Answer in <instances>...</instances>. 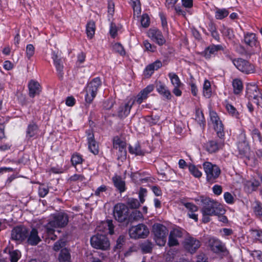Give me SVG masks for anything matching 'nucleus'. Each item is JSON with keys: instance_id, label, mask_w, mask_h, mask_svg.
Wrapping results in <instances>:
<instances>
[{"instance_id": "1", "label": "nucleus", "mask_w": 262, "mask_h": 262, "mask_svg": "<svg viewBox=\"0 0 262 262\" xmlns=\"http://www.w3.org/2000/svg\"><path fill=\"white\" fill-rule=\"evenodd\" d=\"M201 203L202 214L210 215H219L225 213V210L221 205L215 201L204 196L200 199Z\"/></svg>"}, {"instance_id": "2", "label": "nucleus", "mask_w": 262, "mask_h": 262, "mask_svg": "<svg viewBox=\"0 0 262 262\" xmlns=\"http://www.w3.org/2000/svg\"><path fill=\"white\" fill-rule=\"evenodd\" d=\"M152 232L154 235V240L160 246L165 245L168 233L167 228L162 224L156 223L152 226Z\"/></svg>"}, {"instance_id": "3", "label": "nucleus", "mask_w": 262, "mask_h": 262, "mask_svg": "<svg viewBox=\"0 0 262 262\" xmlns=\"http://www.w3.org/2000/svg\"><path fill=\"white\" fill-rule=\"evenodd\" d=\"M208 244L211 251L219 254L221 257L227 256L229 253L225 245L218 238L210 237L208 239Z\"/></svg>"}, {"instance_id": "4", "label": "nucleus", "mask_w": 262, "mask_h": 262, "mask_svg": "<svg viewBox=\"0 0 262 262\" xmlns=\"http://www.w3.org/2000/svg\"><path fill=\"white\" fill-rule=\"evenodd\" d=\"M113 214L116 221L123 225H126L129 214V210L127 206L122 203L117 204L114 207Z\"/></svg>"}, {"instance_id": "5", "label": "nucleus", "mask_w": 262, "mask_h": 262, "mask_svg": "<svg viewBox=\"0 0 262 262\" xmlns=\"http://www.w3.org/2000/svg\"><path fill=\"white\" fill-rule=\"evenodd\" d=\"M101 85V81L99 77L94 78L88 84L86 88L85 101L91 103L95 97L98 88Z\"/></svg>"}, {"instance_id": "6", "label": "nucleus", "mask_w": 262, "mask_h": 262, "mask_svg": "<svg viewBox=\"0 0 262 262\" xmlns=\"http://www.w3.org/2000/svg\"><path fill=\"white\" fill-rule=\"evenodd\" d=\"M91 245L94 248L102 250H107L110 246L108 238L103 234H97L91 237Z\"/></svg>"}, {"instance_id": "7", "label": "nucleus", "mask_w": 262, "mask_h": 262, "mask_svg": "<svg viewBox=\"0 0 262 262\" xmlns=\"http://www.w3.org/2000/svg\"><path fill=\"white\" fill-rule=\"evenodd\" d=\"M128 233L132 238H145L148 235L149 231L146 225L143 224H139L136 226L131 227L129 229Z\"/></svg>"}, {"instance_id": "8", "label": "nucleus", "mask_w": 262, "mask_h": 262, "mask_svg": "<svg viewBox=\"0 0 262 262\" xmlns=\"http://www.w3.org/2000/svg\"><path fill=\"white\" fill-rule=\"evenodd\" d=\"M203 168L206 174L207 180L209 182H214L220 173L221 170L216 165H213L210 162H206L203 164Z\"/></svg>"}, {"instance_id": "9", "label": "nucleus", "mask_w": 262, "mask_h": 262, "mask_svg": "<svg viewBox=\"0 0 262 262\" xmlns=\"http://www.w3.org/2000/svg\"><path fill=\"white\" fill-rule=\"evenodd\" d=\"M235 67L242 72L246 74L254 73L255 68L253 65L243 58L232 59L230 58Z\"/></svg>"}, {"instance_id": "10", "label": "nucleus", "mask_w": 262, "mask_h": 262, "mask_svg": "<svg viewBox=\"0 0 262 262\" xmlns=\"http://www.w3.org/2000/svg\"><path fill=\"white\" fill-rule=\"evenodd\" d=\"M69 222L68 215L63 212L58 213L54 215L53 219L47 225L53 228H62L65 227Z\"/></svg>"}, {"instance_id": "11", "label": "nucleus", "mask_w": 262, "mask_h": 262, "mask_svg": "<svg viewBox=\"0 0 262 262\" xmlns=\"http://www.w3.org/2000/svg\"><path fill=\"white\" fill-rule=\"evenodd\" d=\"M247 96L250 100L258 106H262V95L255 85H248L247 88Z\"/></svg>"}, {"instance_id": "12", "label": "nucleus", "mask_w": 262, "mask_h": 262, "mask_svg": "<svg viewBox=\"0 0 262 262\" xmlns=\"http://www.w3.org/2000/svg\"><path fill=\"white\" fill-rule=\"evenodd\" d=\"M28 236V229L24 226H17L11 231V239L18 242L26 240Z\"/></svg>"}, {"instance_id": "13", "label": "nucleus", "mask_w": 262, "mask_h": 262, "mask_svg": "<svg viewBox=\"0 0 262 262\" xmlns=\"http://www.w3.org/2000/svg\"><path fill=\"white\" fill-rule=\"evenodd\" d=\"M113 149L118 150V159L126 158V143L117 136L113 139Z\"/></svg>"}, {"instance_id": "14", "label": "nucleus", "mask_w": 262, "mask_h": 262, "mask_svg": "<svg viewBox=\"0 0 262 262\" xmlns=\"http://www.w3.org/2000/svg\"><path fill=\"white\" fill-rule=\"evenodd\" d=\"M185 249L190 253H194L200 248V242L192 236H188L183 242Z\"/></svg>"}, {"instance_id": "15", "label": "nucleus", "mask_w": 262, "mask_h": 262, "mask_svg": "<svg viewBox=\"0 0 262 262\" xmlns=\"http://www.w3.org/2000/svg\"><path fill=\"white\" fill-rule=\"evenodd\" d=\"M168 77L170 79L172 85L174 86L172 93L176 96H180L182 95V91L180 88L183 86V83L181 82L178 76L174 73H169Z\"/></svg>"}, {"instance_id": "16", "label": "nucleus", "mask_w": 262, "mask_h": 262, "mask_svg": "<svg viewBox=\"0 0 262 262\" xmlns=\"http://www.w3.org/2000/svg\"><path fill=\"white\" fill-rule=\"evenodd\" d=\"M86 134L87 135L88 147L90 151L95 155H97L99 153V146L95 140L93 130L89 129L86 132Z\"/></svg>"}, {"instance_id": "17", "label": "nucleus", "mask_w": 262, "mask_h": 262, "mask_svg": "<svg viewBox=\"0 0 262 262\" xmlns=\"http://www.w3.org/2000/svg\"><path fill=\"white\" fill-rule=\"evenodd\" d=\"M135 103V100L130 99L127 102L122 104L118 108L117 115L120 119L125 118L129 114L130 109Z\"/></svg>"}, {"instance_id": "18", "label": "nucleus", "mask_w": 262, "mask_h": 262, "mask_svg": "<svg viewBox=\"0 0 262 262\" xmlns=\"http://www.w3.org/2000/svg\"><path fill=\"white\" fill-rule=\"evenodd\" d=\"M148 36L151 37L154 41L160 46H162L165 42V40L160 31L153 29L148 31Z\"/></svg>"}, {"instance_id": "19", "label": "nucleus", "mask_w": 262, "mask_h": 262, "mask_svg": "<svg viewBox=\"0 0 262 262\" xmlns=\"http://www.w3.org/2000/svg\"><path fill=\"white\" fill-rule=\"evenodd\" d=\"M221 50H224V48L222 45H211L204 50V56L206 59H209L212 55H215L218 51Z\"/></svg>"}, {"instance_id": "20", "label": "nucleus", "mask_w": 262, "mask_h": 262, "mask_svg": "<svg viewBox=\"0 0 262 262\" xmlns=\"http://www.w3.org/2000/svg\"><path fill=\"white\" fill-rule=\"evenodd\" d=\"M154 90L153 85H149L146 86L145 89L142 90L137 96V97L135 100L138 104H141L143 100H145L147 98L148 95ZM133 100V99H132Z\"/></svg>"}, {"instance_id": "21", "label": "nucleus", "mask_w": 262, "mask_h": 262, "mask_svg": "<svg viewBox=\"0 0 262 262\" xmlns=\"http://www.w3.org/2000/svg\"><path fill=\"white\" fill-rule=\"evenodd\" d=\"M162 66V62L160 60H156L151 64L147 66L144 71L145 77L148 78L154 73V71L157 70Z\"/></svg>"}, {"instance_id": "22", "label": "nucleus", "mask_w": 262, "mask_h": 262, "mask_svg": "<svg viewBox=\"0 0 262 262\" xmlns=\"http://www.w3.org/2000/svg\"><path fill=\"white\" fill-rule=\"evenodd\" d=\"M27 239L28 244L32 246L37 245L41 241L38 235V231L35 228H33L30 233L28 231V236Z\"/></svg>"}, {"instance_id": "23", "label": "nucleus", "mask_w": 262, "mask_h": 262, "mask_svg": "<svg viewBox=\"0 0 262 262\" xmlns=\"http://www.w3.org/2000/svg\"><path fill=\"white\" fill-rule=\"evenodd\" d=\"M157 91L163 97L167 99H170L171 95L170 91L168 90L165 85L161 81H158L156 83Z\"/></svg>"}, {"instance_id": "24", "label": "nucleus", "mask_w": 262, "mask_h": 262, "mask_svg": "<svg viewBox=\"0 0 262 262\" xmlns=\"http://www.w3.org/2000/svg\"><path fill=\"white\" fill-rule=\"evenodd\" d=\"M29 90V96L31 97H34L35 95H38L40 92V86L39 83L34 80H31L28 84Z\"/></svg>"}, {"instance_id": "25", "label": "nucleus", "mask_w": 262, "mask_h": 262, "mask_svg": "<svg viewBox=\"0 0 262 262\" xmlns=\"http://www.w3.org/2000/svg\"><path fill=\"white\" fill-rule=\"evenodd\" d=\"M244 40L247 45L251 47H256L258 44L255 34L252 33L246 34L244 36Z\"/></svg>"}, {"instance_id": "26", "label": "nucleus", "mask_w": 262, "mask_h": 262, "mask_svg": "<svg viewBox=\"0 0 262 262\" xmlns=\"http://www.w3.org/2000/svg\"><path fill=\"white\" fill-rule=\"evenodd\" d=\"M143 217L142 213L138 210H134L131 213L129 212L126 226L135 222H138L143 219Z\"/></svg>"}, {"instance_id": "27", "label": "nucleus", "mask_w": 262, "mask_h": 262, "mask_svg": "<svg viewBox=\"0 0 262 262\" xmlns=\"http://www.w3.org/2000/svg\"><path fill=\"white\" fill-rule=\"evenodd\" d=\"M204 147L209 153L212 154L218 151L219 144L217 141L212 140L205 143Z\"/></svg>"}, {"instance_id": "28", "label": "nucleus", "mask_w": 262, "mask_h": 262, "mask_svg": "<svg viewBox=\"0 0 262 262\" xmlns=\"http://www.w3.org/2000/svg\"><path fill=\"white\" fill-rule=\"evenodd\" d=\"M113 181L115 186L120 192H124L125 190V182L122 180L121 177L115 176L113 177Z\"/></svg>"}, {"instance_id": "29", "label": "nucleus", "mask_w": 262, "mask_h": 262, "mask_svg": "<svg viewBox=\"0 0 262 262\" xmlns=\"http://www.w3.org/2000/svg\"><path fill=\"white\" fill-rule=\"evenodd\" d=\"M58 260L59 262H70L71 260V254L69 250L67 248H63L58 256Z\"/></svg>"}, {"instance_id": "30", "label": "nucleus", "mask_w": 262, "mask_h": 262, "mask_svg": "<svg viewBox=\"0 0 262 262\" xmlns=\"http://www.w3.org/2000/svg\"><path fill=\"white\" fill-rule=\"evenodd\" d=\"M52 58L54 61V64L55 66V67L56 68L57 71L58 72L59 74L62 76V70L63 68V66L62 64L61 63V59L58 58V57L56 54H55V52L53 53V56Z\"/></svg>"}, {"instance_id": "31", "label": "nucleus", "mask_w": 262, "mask_h": 262, "mask_svg": "<svg viewBox=\"0 0 262 262\" xmlns=\"http://www.w3.org/2000/svg\"><path fill=\"white\" fill-rule=\"evenodd\" d=\"M237 147L239 154L242 156H246L249 152V147L248 144L245 141L239 142L237 144Z\"/></svg>"}, {"instance_id": "32", "label": "nucleus", "mask_w": 262, "mask_h": 262, "mask_svg": "<svg viewBox=\"0 0 262 262\" xmlns=\"http://www.w3.org/2000/svg\"><path fill=\"white\" fill-rule=\"evenodd\" d=\"M38 131V126L34 122L30 123L27 127V136L30 138L35 136Z\"/></svg>"}, {"instance_id": "33", "label": "nucleus", "mask_w": 262, "mask_h": 262, "mask_svg": "<svg viewBox=\"0 0 262 262\" xmlns=\"http://www.w3.org/2000/svg\"><path fill=\"white\" fill-rule=\"evenodd\" d=\"M129 152L132 154H135L137 156H142L144 155V151L141 149L140 144L138 143H135L134 146H129Z\"/></svg>"}, {"instance_id": "34", "label": "nucleus", "mask_w": 262, "mask_h": 262, "mask_svg": "<svg viewBox=\"0 0 262 262\" xmlns=\"http://www.w3.org/2000/svg\"><path fill=\"white\" fill-rule=\"evenodd\" d=\"M86 34L90 38H92L95 32V24L93 21H90L86 25Z\"/></svg>"}, {"instance_id": "35", "label": "nucleus", "mask_w": 262, "mask_h": 262, "mask_svg": "<svg viewBox=\"0 0 262 262\" xmlns=\"http://www.w3.org/2000/svg\"><path fill=\"white\" fill-rule=\"evenodd\" d=\"M232 85L234 93L235 94H239L243 90V84L242 81L239 79H235L233 80Z\"/></svg>"}, {"instance_id": "36", "label": "nucleus", "mask_w": 262, "mask_h": 262, "mask_svg": "<svg viewBox=\"0 0 262 262\" xmlns=\"http://www.w3.org/2000/svg\"><path fill=\"white\" fill-rule=\"evenodd\" d=\"M214 128L216 132L217 136L221 138L224 136V133L223 131V124L221 121L217 122V123H213Z\"/></svg>"}, {"instance_id": "37", "label": "nucleus", "mask_w": 262, "mask_h": 262, "mask_svg": "<svg viewBox=\"0 0 262 262\" xmlns=\"http://www.w3.org/2000/svg\"><path fill=\"white\" fill-rule=\"evenodd\" d=\"M126 204L127 206L132 209L138 208L140 205V204L137 199L132 198L127 199Z\"/></svg>"}, {"instance_id": "38", "label": "nucleus", "mask_w": 262, "mask_h": 262, "mask_svg": "<svg viewBox=\"0 0 262 262\" xmlns=\"http://www.w3.org/2000/svg\"><path fill=\"white\" fill-rule=\"evenodd\" d=\"M253 211L255 215L259 218L262 219V204L259 202H256L255 205L253 208Z\"/></svg>"}, {"instance_id": "39", "label": "nucleus", "mask_w": 262, "mask_h": 262, "mask_svg": "<svg viewBox=\"0 0 262 262\" xmlns=\"http://www.w3.org/2000/svg\"><path fill=\"white\" fill-rule=\"evenodd\" d=\"M71 161L72 165L76 166L77 164H81L83 159L81 155L76 152L72 155Z\"/></svg>"}, {"instance_id": "40", "label": "nucleus", "mask_w": 262, "mask_h": 262, "mask_svg": "<svg viewBox=\"0 0 262 262\" xmlns=\"http://www.w3.org/2000/svg\"><path fill=\"white\" fill-rule=\"evenodd\" d=\"M190 172L196 178H200L202 176V172L194 165L190 164L188 166Z\"/></svg>"}, {"instance_id": "41", "label": "nucleus", "mask_w": 262, "mask_h": 262, "mask_svg": "<svg viewBox=\"0 0 262 262\" xmlns=\"http://www.w3.org/2000/svg\"><path fill=\"white\" fill-rule=\"evenodd\" d=\"M229 14L228 11L225 9H217L215 12V18L217 19H222Z\"/></svg>"}, {"instance_id": "42", "label": "nucleus", "mask_w": 262, "mask_h": 262, "mask_svg": "<svg viewBox=\"0 0 262 262\" xmlns=\"http://www.w3.org/2000/svg\"><path fill=\"white\" fill-rule=\"evenodd\" d=\"M210 82L206 80L204 82L203 85V94L205 97L209 98L211 96V90H210Z\"/></svg>"}, {"instance_id": "43", "label": "nucleus", "mask_w": 262, "mask_h": 262, "mask_svg": "<svg viewBox=\"0 0 262 262\" xmlns=\"http://www.w3.org/2000/svg\"><path fill=\"white\" fill-rule=\"evenodd\" d=\"M141 248L145 253L150 252L152 249V244L149 241H145L141 244Z\"/></svg>"}, {"instance_id": "44", "label": "nucleus", "mask_w": 262, "mask_h": 262, "mask_svg": "<svg viewBox=\"0 0 262 262\" xmlns=\"http://www.w3.org/2000/svg\"><path fill=\"white\" fill-rule=\"evenodd\" d=\"M221 31L223 34L228 37L229 39H233L234 36L232 30L224 26H223Z\"/></svg>"}, {"instance_id": "45", "label": "nucleus", "mask_w": 262, "mask_h": 262, "mask_svg": "<svg viewBox=\"0 0 262 262\" xmlns=\"http://www.w3.org/2000/svg\"><path fill=\"white\" fill-rule=\"evenodd\" d=\"M113 49L115 52L119 53L122 56L125 54L124 49L122 45L120 43H115L113 46Z\"/></svg>"}, {"instance_id": "46", "label": "nucleus", "mask_w": 262, "mask_h": 262, "mask_svg": "<svg viewBox=\"0 0 262 262\" xmlns=\"http://www.w3.org/2000/svg\"><path fill=\"white\" fill-rule=\"evenodd\" d=\"M9 256L11 262H17L20 257V253L19 251L14 250L9 252Z\"/></svg>"}, {"instance_id": "47", "label": "nucleus", "mask_w": 262, "mask_h": 262, "mask_svg": "<svg viewBox=\"0 0 262 262\" xmlns=\"http://www.w3.org/2000/svg\"><path fill=\"white\" fill-rule=\"evenodd\" d=\"M65 245V241L63 239H60L54 244L53 249L54 251H58L60 249L64 247Z\"/></svg>"}, {"instance_id": "48", "label": "nucleus", "mask_w": 262, "mask_h": 262, "mask_svg": "<svg viewBox=\"0 0 262 262\" xmlns=\"http://www.w3.org/2000/svg\"><path fill=\"white\" fill-rule=\"evenodd\" d=\"M53 227L47 225L46 231L48 236V238L55 241L57 239V236L54 234V230L53 229Z\"/></svg>"}, {"instance_id": "49", "label": "nucleus", "mask_w": 262, "mask_h": 262, "mask_svg": "<svg viewBox=\"0 0 262 262\" xmlns=\"http://www.w3.org/2000/svg\"><path fill=\"white\" fill-rule=\"evenodd\" d=\"M133 4L132 7L133 8L134 12H136L138 14L141 12V3L140 0H131Z\"/></svg>"}, {"instance_id": "50", "label": "nucleus", "mask_w": 262, "mask_h": 262, "mask_svg": "<svg viewBox=\"0 0 262 262\" xmlns=\"http://www.w3.org/2000/svg\"><path fill=\"white\" fill-rule=\"evenodd\" d=\"M141 23L142 26L144 28H147L149 26L150 20L149 17L147 14H144L142 15Z\"/></svg>"}, {"instance_id": "51", "label": "nucleus", "mask_w": 262, "mask_h": 262, "mask_svg": "<svg viewBox=\"0 0 262 262\" xmlns=\"http://www.w3.org/2000/svg\"><path fill=\"white\" fill-rule=\"evenodd\" d=\"M252 136L254 140H256L260 142H262V137L259 130L257 128H254L252 131Z\"/></svg>"}, {"instance_id": "52", "label": "nucleus", "mask_w": 262, "mask_h": 262, "mask_svg": "<svg viewBox=\"0 0 262 262\" xmlns=\"http://www.w3.org/2000/svg\"><path fill=\"white\" fill-rule=\"evenodd\" d=\"M160 117L158 116H147L146 120L151 125L156 124L159 121Z\"/></svg>"}, {"instance_id": "53", "label": "nucleus", "mask_w": 262, "mask_h": 262, "mask_svg": "<svg viewBox=\"0 0 262 262\" xmlns=\"http://www.w3.org/2000/svg\"><path fill=\"white\" fill-rule=\"evenodd\" d=\"M143 44L145 48V50L154 52L156 50V47L153 45H151L147 40H144Z\"/></svg>"}, {"instance_id": "54", "label": "nucleus", "mask_w": 262, "mask_h": 262, "mask_svg": "<svg viewBox=\"0 0 262 262\" xmlns=\"http://www.w3.org/2000/svg\"><path fill=\"white\" fill-rule=\"evenodd\" d=\"M226 109L229 113H230L233 116L236 117L238 115V112H237L236 108L230 104H227L226 105Z\"/></svg>"}, {"instance_id": "55", "label": "nucleus", "mask_w": 262, "mask_h": 262, "mask_svg": "<svg viewBox=\"0 0 262 262\" xmlns=\"http://www.w3.org/2000/svg\"><path fill=\"white\" fill-rule=\"evenodd\" d=\"M34 47L32 44H29L26 47V54L27 57L30 59L34 54Z\"/></svg>"}, {"instance_id": "56", "label": "nucleus", "mask_w": 262, "mask_h": 262, "mask_svg": "<svg viewBox=\"0 0 262 262\" xmlns=\"http://www.w3.org/2000/svg\"><path fill=\"white\" fill-rule=\"evenodd\" d=\"M105 226L107 227L108 229V233L112 235L114 233V226L113 224V221L111 220H107L104 223Z\"/></svg>"}, {"instance_id": "57", "label": "nucleus", "mask_w": 262, "mask_h": 262, "mask_svg": "<svg viewBox=\"0 0 262 262\" xmlns=\"http://www.w3.org/2000/svg\"><path fill=\"white\" fill-rule=\"evenodd\" d=\"M115 101L113 99L105 100L103 104V108L105 110H110L114 105Z\"/></svg>"}, {"instance_id": "58", "label": "nucleus", "mask_w": 262, "mask_h": 262, "mask_svg": "<svg viewBox=\"0 0 262 262\" xmlns=\"http://www.w3.org/2000/svg\"><path fill=\"white\" fill-rule=\"evenodd\" d=\"M124 243H125L124 236L123 235L119 236L117 240V244L115 246V248L119 249H121Z\"/></svg>"}, {"instance_id": "59", "label": "nucleus", "mask_w": 262, "mask_h": 262, "mask_svg": "<svg viewBox=\"0 0 262 262\" xmlns=\"http://www.w3.org/2000/svg\"><path fill=\"white\" fill-rule=\"evenodd\" d=\"M49 192V189L47 187L41 186L39 187L38 193L40 197H45Z\"/></svg>"}, {"instance_id": "60", "label": "nucleus", "mask_w": 262, "mask_h": 262, "mask_svg": "<svg viewBox=\"0 0 262 262\" xmlns=\"http://www.w3.org/2000/svg\"><path fill=\"white\" fill-rule=\"evenodd\" d=\"M184 205L188 209L190 212H195L198 210V207L191 203H184Z\"/></svg>"}, {"instance_id": "61", "label": "nucleus", "mask_w": 262, "mask_h": 262, "mask_svg": "<svg viewBox=\"0 0 262 262\" xmlns=\"http://www.w3.org/2000/svg\"><path fill=\"white\" fill-rule=\"evenodd\" d=\"M179 244L178 241L176 237L170 233L169 236L168 245L169 246H177Z\"/></svg>"}, {"instance_id": "62", "label": "nucleus", "mask_w": 262, "mask_h": 262, "mask_svg": "<svg viewBox=\"0 0 262 262\" xmlns=\"http://www.w3.org/2000/svg\"><path fill=\"white\" fill-rule=\"evenodd\" d=\"M224 199L226 202L228 204H232L233 203V197L232 194L229 192H225L224 195Z\"/></svg>"}, {"instance_id": "63", "label": "nucleus", "mask_w": 262, "mask_h": 262, "mask_svg": "<svg viewBox=\"0 0 262 262\" xmlns=\"http://www.w3.org/2000/svg\"><path fill=\"white\" fill-rule=\"evenodd\" d=\"M110 33L111 36L113 38H115L116 37V36L117 35V29L116 25L113 23H112L111 24Z\"/></svg>"}, {"instance_id": "64", "label": "nucleus", "mask_w": 262, "mask_h": 262, "mask_svg": "<svg viewBox=\"0 0 262 262\" xmlns=\"http://www.w3.org/2000/svg\"><path fill=\"white\" fill-rule=\"evenodd\" d=\"M210 117L211 121L213 124L214 123H217V122L220 121L217 114L214 111H211L210 112Z\"/></svg>"}]
</instances>
